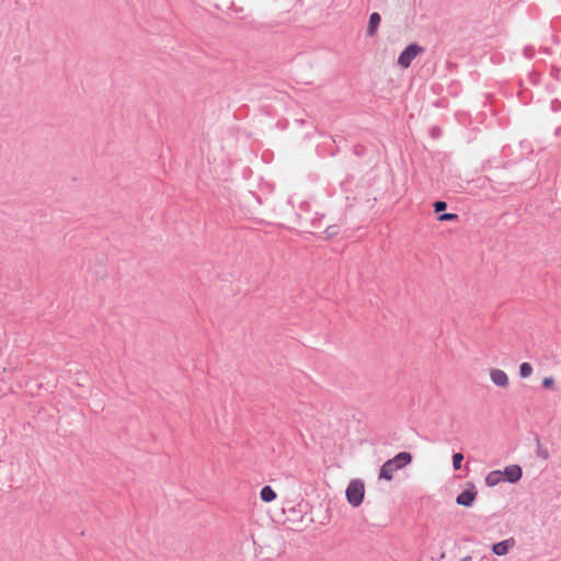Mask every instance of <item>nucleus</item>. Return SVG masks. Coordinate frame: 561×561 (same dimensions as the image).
Wrapping results in <instances>:
<instances>
[{
	"instance_id": "ddd939ff",
	"label": "nucleus",
	"mask_w": 561,
	"mask_h": 561,
	"mask_svg": "<svg viewBox=\"0 0 561 561\" xmlns=\"http://www.w3.org/2000/svg\"><path fill=\"white\" fill-rule=\"evenodd\" d=\"M457 218H458V215L450 214V213H446V214L438 216L439 221H451V220H456Z\"/></svg>"
},
{
	"instance_id": "6e6552de",
	"label": "nucleus",
	"mask_w": 561,
	"mask_h": 561,
	"mask_svg": "<svg viewBox=\"0 0 561 561\" xmlns=\"http://www.w3.org/2000/svg\"><path fill=\"white\" fill-rule=\"evenodd\" d=\"M276 497H277L276 492L270 485L263 486L260 491V499L264 503H271V502L275 501Z\"/></svg>"
},
{
	"instance_id": "f257e3e1",
	"label": "nucleus",
	"mask_w": 561,
	"mask_h": 561,
	"mask_svg": "<svg viewBox=\"0 0 561 561\" xmlns=\"http://www.w3.org/2000/svg\"><path fill=\"white\" fill-rule=\"evenodd\" d=\"M412 462V455L408 451H401L393 458L387 460L379 470V479L391 481L396 471L403 469Z\"/></svg>"
},
{
	"instance_id": "9d476101",
	"label": "nucleus",
	"mask_w": 561,
	"mask_h": 561,
	"mask_svg": "<svg viewBox=\"0 0 561 561\" xmlns=\"http://www.w3.org/2000/svg\"><path fill=\"white\" fill-rule=\"evenodd\" d=\"M503 480L502 471L494 470L488 473L485 477V483L488 486H495Z\"/></svg>"
},
{
	"instance_id": "4468645a",
	"label": "nucleus",
	"mask_w": 561,
	"mask_h": 561,
	"mask_svg": "<svg viewBox=\"0 0 561 561\" xmlns=\"http://www.w3.org/2000/svg\"><path fill=\"white\" fill-rule=\"evenodd\" d=\"M554 386V379L552 377H545L542 379V387L546 389H551Z\"/></svg>"
},
{
	"instance_id": "39448f33",
	"label": "nucleus",
	"mask_w": 561,
	"mask_h": 561,
	"mask_svg": "<svg viewBox=\"0 0 561 561\" xmlns=\"http://www.w3.org/2000/svg\"><path fill=\"white\" fill-rule=\"evenodd\" d=\"M523 470L518 465H511L504 468L502 471L503 479L511 483H515L520 480Z\"/></svg>"
},
{
	"instance_id": "dca6fc26",
	"label": "nucleus",
	"mask_w": 561,
	"mask_h": 561,
	"mask_svg": "<svg viewBox=\"0 0 561 561\" xmlns=\"http://www.w3.org/2000/svg\"><path fill=\"white\" fill-rule=\"evenodd\" d=\"M325 233L329 237H334L337 233V227L336 226H331V227L327 228Z\"/></svg>"
},
{
	"instance_id": "423d86ee",
	"label": "nucleus",
	"mask_w": 561,
	"mask_h": 561,
	"mask_svg": "<svg viewBox=\"0 0 561 561\" xmlns=\"http://www.w3.org/2000/svg\"><path fill=\"white\" fill-rule=\"evenodd\" d=\"M515 546V539L508 538L492 546V551L496 556L507 554Z\"/></svg>"
},
{
	"instance_id": "20e7f679",
	"label": "nucleus",
	"mask_w": 561,
	"mask_h": 561,
	"mask_svg": "<svg viewBox=\"0 0 561 561\" xmlns=\"http://www.w3.org/2000/svg\"><path fill=\"white\" fill-rule=\"evenodd\" d=\"M489 376L492 383L500 388H507L510 385V378L507 374L500 368H491Z\"/></svg>"
},
{
	"instance_id": "2eb2a0df",
	"label": "nucleus",
	"mask_w": 561,
	"mask_h": 561,
	"mask_svg": "<svg viewBox=\"0 0 561 561\" xmlns=\"http://www.w3.org/2000/svg\"><path fill=\"white\" fill-rule=\"evenodd\" d=\"M433 206H434V210L436 213H439V211H443V210L446 209L447 204L445 202H443V201H437V202L434 203Z\"/></svg>"
},
{
	"instance_id": "9b49d317",
	"label": "nucleus",
	"mask_w": 561,
	"mask_h": 561,
	"mask_svg": "<svg viewBox=\"0 0 561 561\" xmlns=\"http://www.w3.org/2000/svg\"><path fill=\"white\" fill-rule=\"evenodd\" d=\"M533 366L529 363H523L519 366V375L522 378H527L533 374Z\"/></svg>"
},
{
	"instance_id": "7ed1b4c3",
	"label": "nucleus",
	"mask_w": 561,
	"mask_h": 561,
	"mask_svg": "<svg viewBox=\"0 0 561 561\" xmlns=\"http://www.w3.org/2000/svg\"><path fill=\"white\" fill-rule=\"evenodd\" d=\"M423 47L411 44L409 45L399 56L398 65L402 68H409L412 60L421 53H423Z\"/></svg>"
},
{
	"instance_id": "1a4fd4ad",
	"label": "nucleus",
	"mask_w": 561,
	"mask_h": 561,
	"mask_svg": "<svg viewBox=\"0 0 561 561\" xmlns=\"http://www.w3.org/2000/svg\"><path fill=\"white\" fill-rule=\"evenodd\" d=\"M380 21H381V18H380L379 13L374 12L370 14L368 28H367V33L369 36L375 35V33L380 24Z\"/></svg>"
},
{
	"instance_id": "f03ea898",
	"label": "nucleus",
	"mask_w": 561,
	"mask_h": 561,
	"mask_svg": "<svg viewBox=\"0 0 561 561\" xmlns=\"http://www.w3.org/2000/svg\"><path fill=\"white\" fill-rule=\"evenodd\" d=\"M347 502L353 507H358L364 502L365 497V484L359 479L352 480L345 491Z\"/></svg>"
},
{
	"instance_id": "f3484780",
	"label": "nucleus",
	"mask_w": 561,
	"mask_h": 561,
	"mask_svg": "<svg viewBox=\"0 0 561 561\" xmlns=\"http://www.w3.org/2000/svg\"><path fill=\"white\" fill-rule=\"evenodd\" d=\"M461 561H472V558L471 557H466Z\"/></svg>"
},
{
	"instance_id": "f8f14e48",
	"label": "nucleus",
	"mask_w": 561,
	"mask_h": 561,
	"mask_svg": "<svg viewBox=\"0 0 561 561\" xmlns=\"http://www.w3.org/2000/svg\"><path fill=\"white\" fill-rule=\"evenodd\" d=\"M463 460V455L461 453H456L453 456V467L455 470H459L461 467V461Z\"/></svg>"
},
{
	"instance_id": "0eeeda50",
	"label": "nucleus",
	"mask_w": 561,
	"mask_h": 561,
	"mask_svg": "<svg viewBox=\"0 0 561 561\" xmlns=\"http://www.w3.org/2000/svg\"><path fill=\"white\" fill-rule=\"evenodd\" d=\"M477 496V492L473 490L462 491L456 499L457 504L462 506H471Z\"/></svg>"
}]
</instances>
